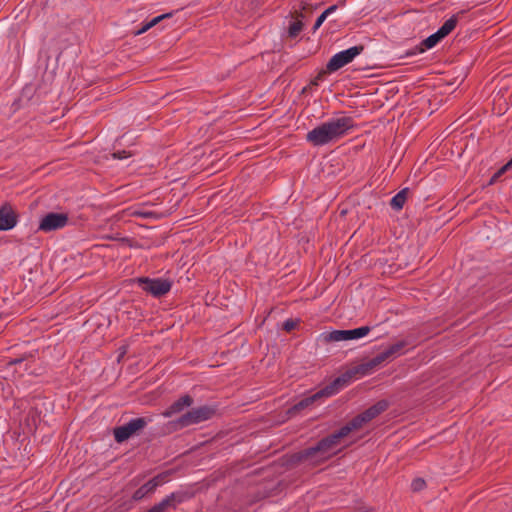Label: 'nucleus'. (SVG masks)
Here are the masks:
<instances>
[{
	"label": "nucleus",
	"mask_w": 512,
	"mask_h": 512,
	"mask_svg": "<svg viewBox=\"0 0 512 512\" xmlns=\"http://www.w3.org/2000/svg\"><path fill=\"white\" fill-rule=\"evenodd\" d=\"M353 127L352 117L343 116L332 119L309 131L306 140L314 146H323L344 136Z\"/></svg>",
	"instance_id": "obj_1"
},
{
	"label": "nucleus",
	"mask_w": 512,
	"mask_h": 512,
	"mask_svg": "<svg viewBox=\"0 0 512 512\" xmlns=\"http://www.w3.org/2000/svg\"><path fill=\"white\" fill-rule=\"evenodd\" d=\"M347 383V380L345 379V376L337 377L334 381H332L330 384L326 385L324 388L313 394L312 396L306 397L296 404H294L292 407H290L287 410V415L289 417H292L296 414H298L303 409L309 407L311 404H313L316 400L322 398V397H329L334 394H336L339 389L344 387Z\"/></svg>",
	"instance_id": "obj_2"
},
{
	"label": "nucleus",
	"mask_w": 512,
	"mask_h": 512,
	"mask_svg": "<svg viewBox=\"0 0 512 512\" xmlns=\"http://www.w3.org/2000/svg\"><path fill=\"white\" fill-rule=\"evenodd\" d=\"M389 404L386 400L378 401L376 404L372 405L364 412L355 416L352 420H350L347 424L341 427L343 433L348 436L352 431L361 429L365 424L375 419L381 413L386 411Z\"/></svg>",
	"instance_id": "obj_3"
},
{
	"label": "nucleus",
	"mask_w": 512,
	"mask_h": 512,
	"mask_svg": "<svg viewBox=\"0 0 512 512\" xmlns=\"http://www.w3.org/2000/svg\"><path fill=\"white\" fill-rule=\"evenodd\" d=\"M215 414V409L209 406H201L198 408H193L192 410L186 412L182 416H180L174 424L177 428H185L193 424H198L203 421L209 420Z\"/></svg>",
	"instance_id": "obj_4"
},
{
	"label": "nucleus",
	"mask_w": 512,
	"mask_h": 512,
	"mask_svg": "<svg viewBox=\"0 0 512 512\" xmlns=\"http://www.w3.org/2000/svg\"><path fill=\"white\" fill-rule=\"evenodd\" d=\"M148 421L144 417L133 418L128 423L113 429L114 439L117 443H123L131 436L138 434L147 426Z\"/></svg>",
	"instance_id": "obj_5"
},
{
	"label": "nucleus",
	"mask_w": 512,
	"mask_h": 512,
	"mask_svg": "<svg viewBox=\"0 0 512 512\" xmlns=\"http://www.w3.org/2000/svg\"><path fill=\"white\" fill-rule=\"evenodd\" d=\"M364 51L363 45L353 46L349 49L336 53L327 63L326 68L329 72H335L345 65L351 63L354 58Z\"/></svg>",
	"instance_id": "obj_6"
},
{
	"label": "nucleus",
	"mask_w": 512,
	"mask_h": 512,
	"mask_svg": "<svg viewBox=\"0 0 512 512\" xmlns=\"http://www.w3.org/2000/svg\"><path fill=\"white\" fill-rule=\"evenodd\" d=\"M137 282L143 291L154 297H161L167 294L172 286L171 281L162 278L151 279L148 277H141L137 279Z\"/></svg>",
	"instance_id": "obj_7"
},
{
	"label": "nucleus",
	"mask_w": 512,
	"mask_h": 512,
	"mask_svg": "<svg viewBox=\"0 0 512 512\" xmlns=\"http://www.w3.org/2000/svg\"><path fill=\"white\" fill-rule=\"evenodd\" d=\"M170 474V471H165L154 476L133 493V500L140 501L146 496L153 494L159 486L168 481Z\"/></svg>",
	"instance_id": "obj_8"
},
{
	"label": "nucleus",
	"mask_w": 512,
	"mask_h": 512,
	"mask_svg": "<svg viewBox=\"0 0 512 512\" xmlns=\"http://www.w3.org/2000/svg\"><path fill=\"white\" fill-rule=\"evenodd\" d=\"M68 223V216L65 213H48L45 215L40 224L39 230L44 232H50L57 229H61Z\"/></svg>",
	"instance_id": "obj_9"
},
{
	"label": "nucleus",
	"mask_w": 512,
	"mask_h": 512,
	"mask_svg": "<svg viewBox=\"0 0 512 512\" xmlns=\"http://www.w3.org/2000/svg\"><path fill=\"white\" fill-rule=\"evenodd\" d=\"M344 437H346V435L340 428L338 431L319 440L315 445V449H317L322 456H328L329 458L331 456L330 452L338 446L340 440Z\"/></svg>",
	"instance_id": "obj_10"
},
{
	"label": "nucleus",
	"mask_w": 512,
	"mask_h": 512,
	"mask_svg": "<svg viewBox=\"0 0 512 512\" xmlns=\"http://www.w3.org/2000/svg\"><path fill=\"white\" fill-rule=\"evenodd\" d=\"M388 359L387 354L385 351L379 353L374 358L370 359L368 362L363 363L355 367L353 370L348 371L345 376V379L348 381L353 374H361L366 375L370 373L374 368L381 365L384 361Z\"/></svg>",
	"instance_id": "obj_11"
},
{
	"label": "nucleus",
	"mask_w": 512,
	"mask_h": 512,
	"mask_svg": "<svg viewBox=\"0 0 512 512\" xmlns=\"http://www.w3.org/2000/svg\"><path fill=\"white\" fill-rule=\"evenodd\" d=\"M17 224V214L9 205L5 203L0 207V230L7 231L14 228Z\"/></svg>",
	"instance_id": "obj_12"
},
{
	"label": "nucleus",
	"mask_w": 512,
	"mask_h": 512,
	"mask_svg": "<svg viewBox=\"0 0 512 512\" xmlns=\"http://www.w3.org/2000/svg\"><path fill=\"white\" fill-rule=\"evenodd\" d=\"M193 404V398L190 395H184L178 400L173 402L163 413L164 417H171L174 414L180 413L186 407H190Z\"/></svg>",
	"instance_id": "obj_13"
},
{
	"label": "nucleus",
	"mask_w": 512,
	"mask_h": 512,
	"mask_svg": "<svg viewBox=\"0 0 512 512\" xmlns=\"http://www.w3.org/2000/svg\"><path fill=\"white\" fill-rule=\"evenodd\" d=\"M305 463L310 466H318L328 460V456H322L315 446L308 447L302 450Z\"/></svg>",
	"instance_id": "obj_14"
},
{
	"label": "nucleus",
	"mask_w": 512,
	"mask_h": 512,
	"mask_svg": "<svg viewBox=\"0 0 512 512\" xmlns=\"http://www.w3.org/2000/svg\"><path fill=\"white\" fill-rule=\"evenodd\" d=\"M463 14L464 11H460L457 14L451 16L448 20H446L444 24L437 30L439 35H441L443 38L449 35L455 29L458 23L459 16Z\"/></svg>",
	"instance_id": "obj_15"
},
{
	"label": "nucleus",
	"mask_w": 512,
	"mask_h": 512,
	"mask_svg": "<svg viewBox=\"0 0 512 512\" xmlns=\"http://www.w3.org/2000/svg\"><path fill=\"white\" fill-rule=\"evenodd\" d=\"M409 194V188H404L399 191L390 201L391 207L399 211L403 208Z\"/></svg>",
	"instance_id": "obj_16"
},
{
	"label": "nucleus",
	"mask_w": 512,
	"mask_h": 512,
	"mask_svg": "<svg viewBox=\"0 0 512 512\" xmlns=\"http://www.w3.org/2000/svg\"><path fill=\"white\" fill-rule=\"evenodd\" d=\"M371 328L369 326H362L359 328L344 330L345 341L359 339L366 336L370 332Z\"/></svg>",
	"instance_id": "obj_17"
},
{
	"label": "nucleus",
	"mask_w": 512,
	"mask_h": 512,
	"mask_svg": "<svg viewBox=\"0 0 512 512\" xmlns=\"http://www.w3.org/2000/svg\"><path fill=\"white\" fill-rule=\"evenodd\" d=\"M173 16V12L165 13L162 15H159L155 18H153L151 21L147 22L145 25H143L139 30L134 32V35H141L148 31L150 28L157 25L159 22H161L163 19L170 18Z\"/></svg>",
	"instance_id": "obj_18"
},
{
	"label": "nucleus",
	"mask_w": 512,
	"mask_h": 512,
	"mask_svg": "<svg viewBox=\"0 0 512 512\" xmlns=\"http://www.w3.org/2000/svg\"><path fill=\"white\" fill-rule=\"evenodd\" d=\"M320 337L324 343L345 341L344 330L324 332Z\"/></svg>",
	"instance_id": "obj_19"
},
{
	"label": "nucleus",
	"mask_w": 512,
	"mask_h": 512,
	"mask_svg": "<svg viewBox=\"0 0 512 512\" xmlns=\"http://www.w3.org/2000/svg\"><path fill=\"white\" fill-rule=\"evenodd\" d=\"M406 345H407V342L402 340L395 344H392L384 351L387 354V357L389 359V358L395 357L396 355H399L401 353V351L403 350V348L406 347Z\"/></svg>",
	"instance_id": "obj_20"
},
{
	"label": "nucleus",
	"mask_w": 512,
	"mask_h": 512,
	"mask_svg": "<svg viewBox=\"0 0 512 512\" xmlns=\"http://www.w3.org/2000/svg\"><path fill=\"white\" fill-rule=\"evenodd\" d=\"M302 463H305L302 450L289 455L286 460V464L290 467H296Z\"/></svg>",
	"instance_id": "obj_21"
},
{
	"label": "nucleus",
	"mask_w": 512,
	"mask_h": 512,
	"mask_svg": "<svg viewBox=\"0 0 512 512\" xmlns=\"http://www.w3.org/2000/svg\"><path fill=\"white\" fill-rule=\"evenodd\" d=\"M303 29V23L301 20H296L290 23L288 28V35L290 38H296Z\"/></svg>",
	"instance_id": "obj_22"
},
{
	"label": "nucleus",
	"mask_w": 512,
	"mask_h": 512,
	"mask_svg": "<svg viewBox=\"0 0 512 512\" xmlns=\"http://www.w3.org/2000/svg\"><path fill=\"white\" fill-rule=\"evenodd\" d=\"M442 39L443 37L436 31L434 34L423 40L422 45L425 47V49H431Z\"/></svg>",
	"instance_id": "obj_23"
},
{
	"label": "nucleus",
	"mask_w": 512,
	"mask_h": 512,
	"mask_svg": "<svg viewBox=\"0 0 512 512\" xmlns=\"http://www.w3.org/2000/svg\"><path fill=\"white\" fill-rule=\"evenodd\" d=\"M426 487V482L422 478H416L411 483V489L413 492H419Z\"/></svg>",
	"instance_id": "obj_24"
},
{
	"label": "nucleus",
	"mask_w": 512,
	"mask_h": 512,
	"mask_svg": "<svg viewBox=\"0 0 512 512\" xmlns=\"http://www.w3.org/2000/svg\"><path fill=\"white\" fill-rule=\"evenodd\" d=\"M131 215L136 216V217H142V218H150V217L156 216V213L152 212V211H147L144 209H135L131 212Z\"/></svg>",
	"instance_id": "obj_25"
},
{
	"label": "nucleus",
	"mask_w": 512,
	"mask_h": 512,
	"mask_svg": "<svg viewBox=\"0 0 512 512\" xmlns=\"http://www.w3.org/2000/svg\"><path fill=\"white\" fill-rule=\"evenodd\" d=\"M298 325V321H295L293 319H287L284 323H283V330L286 331V332H291L292 330H294Z\"/></svg>",
	"instance_id": "obj_26"
},
{
	"label": "nucleus",
	"mask_w": 512,
	"mask_h": 512,
	"mask_svg": "<svg viewBox=\"0 0 512 512\" xmlns=\"http://www.w3.org/2000/svg\"><path fill=\"white\" fill-rule=\"evenodd\" d=\"M506 171H508V169L506 168V166H502L492 177L491 179L489 180V185H492L494 184Z\"/></svg>",
	"instance_id": "obj_27"
},
{
	"label": "nucleus",
	"mask_w": 512,
	"mask_h": 512,
	"mask_svg": "<svg viewBox=\"0 0 512 512\" xmlns=\"http://www.w3.org/2000/svg\"><path fill=\"white\" fill-rule=\"evenodd\" d=\"M114 159L122 160L132 156L131 152L126 150L116 151L112 154Z\"/></svg>",
	"instance_id": "obj_28"
},
{
	"label": "nucleus",
	"mask_w": 512,
	"mask_h": 512,
	"mask_svg": "<svg viewBox=\"0 0 512 512\" xmlns=\"http://www.w3.org/2000/svg\"><path fill=\"white\" fill-rule=\"evenodd\" d=\"M326 18L327 16L322 12L313 26V32H315L322 25Z\"/></svg>",
	"instance_id": "obj_29"
},
{
	"label": "nucleus",
	"mask_w": 512,
	"mask_h": 512,
	"mask_svg": "<svg viewBox=\"0 0 512 512\" xmlns=\"http://www.w3.org/2000/svg\"><path fill=\"white\" fill-rule=\"evenodd\" d=\"M356 512H374L372 508H368L366 506H359L355 509Z\"/></svg>",
	"instance_id": "obj_30"
},
{
	"label": "nucleus",
	"mask_w": 512,
	"mask_h": 512,
	"mask_svg": "<svg viewBox=\"0 0 512 512\" xmlns=\"http://www.w3.org/2000/svg\"><path fill=\"white\" fill-rule=\"evenodd\" d=\"M120 353H119V356H118V361H120L124 355L127 353V346H122L120 347Z\"/></svg>",
	"instance_id": "obj_31"
},
{
	"label": "nucleus",
	"mask_w": 512,
	"mask_h": 512,
	"mask_svg": "<svg viewBox=\"0 0 512 512\" xmlns=\"http://www.w3.org/2000/svg\"><path fill=\"white\" fill-rule=\"evenodd\" d=\"M337 9V5H332L330 7H328L323 13L328 16L330 15L332 12H334L335 10Z\"/></svg>",
	"instance_id": "obj_32"
},
{
	"label": "nucleus",
	"mask_w": 512,
	"mask_h": 512,
	"mask_svg": "<svg viewBox=\"0 0 512 512\" xmlns=\"http://www.w3.org/2000/svg\"><path fill=\"white\" fill-rule=\"evenodd\" d=\"M308 6H309V4H307V3H302V4H301V10H302V11H306V10L308 9Z\"/></svg>",
	"instance_id": "obj_33"
},
{
	"label": "nucleus",
	"mask_w": 512,
	"mask_h": 512,
	"mask_svg": "<svg viewBox=\"0 0 512 512\" xmlns=\"http://www.w3.org/2000/svg\"><path fill=\"white\" fill-rule=\"evenodd\" d=\"M505 166L508 170L512 168V158L505 164Z\"/></svg>",
	"instance_id": "obj_34"
},
{
	"label": "nucleus",
	"mask_w": 512,
	"mask_h": 512,
	"mask_svg": "<svg viewBox=\"0 0 512 512\" xmlns=\"http://www.w3.org/2000/svg\"><path fill=\"white\" fill-rule=\"evenodd\" d=\"M298 16H300V17H304V15H303V13H302V12H300V13L298 14Z\"/></svg>",
	"instance_id": "obj_35"
},
{
	"label": "nucleus",
	"mask_w": 512,
	"mask_h": 512,
	"mask_svg": "<svg viewBox=\"0 0 512 512\" xmlns=\"http://www.w3.org/2000/svg\"><path fill=\"white\" fill-rule=\"evenodd\" d=\"M21 360H14L12 363H18L20 362Z\"/></svg>",
	"instance_id": "obj_36"
}]
</instances>
